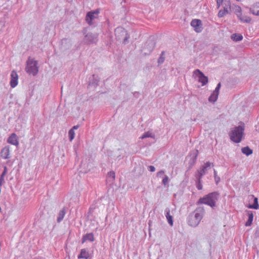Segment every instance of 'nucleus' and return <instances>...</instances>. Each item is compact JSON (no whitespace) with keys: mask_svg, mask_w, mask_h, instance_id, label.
I'll return each mask as SVG.
<instances>
[{"mask_svg":"<svg viewBox=\"0 0 259 259\" xmlns=\"http://www.w3.org/2000/svg\"><path fill=\"white\" fill-rule=\"evenodd\" d=\"M231 38L236 41H239L243 39V36L240 34L234 33L231 36Z\"/></svg>","mask_w":259,"mask_h":259,"instance_id":"24","label":"nucleus"},{"mask_svg":"<svg viewBox=\"0 0 259 259\" xmlns=\"http://www.w3.org/2000/svg\"><path fill=\"white\" fill-rule=\"evenodd\" d=\"M7 142L13 145L17 146L19 142L17 139V135L15 133H13L8 139Z\"/></svg>","mask_w":259,"mask_h":259,"instance_id":"13","label":"nucleus"},{"mask_svg":"<svg viewBox=\"0 0 259 259\" xmlns=\"http://www.w3.org/2000/svg\"><path fill=\"white\" fill-rule=\"evenodd\" d=\"M165 54V52L164 51H162L160 54V56L159 57V58H158V64H162L164 61V60H165V58L163 56Z\"/></svg>","mask_w":259,"mask_h":259,"instance_id":"28","label":"nucleus"},{"mask_svg":"<svg viewBox=\"0 0 259 259\" xmlns=\"http://www.w3.org/2000/svg\"><path fill=\"white\" fill-rule=\"evenodd\" d=\"M228 9H229V7L225 6L224 7V9L222 10L225 13V14H227L228 13Z\"/></svg>","mask_w":259,"mask_h":259,"instance_id":"44","label":"nucleus"},{"mask_svg":"<svg viewBox=\"0 0 259 259\" xmlns=\"http://www.w3.org/2000/svg\"><path fill=\"white\" fill-rule=\"evenodd\" d=\"M69 138L70 141H72L74 138L75 133L73 129H70L68 132Z\"/></svg>","mask_w":259,"mask_h":259,"instance_id":"30","label":"nucleus"},{"mask_svg":"<svg viewBox=\"0 0 259 259\" xmlns=\"http://www.w3.org/2000/svg\"><path fill=\"white\" fill-rule=\"evenodd\" d=\"M148 169L151 172H154L155 170V168L153 165H150L148 166Z\"/></svg>","mask_w":259,"mask_h":259,"instance_id":"43","label":"nucleus"},{"mask_svg":"<svg viewBox=\"0 0 259 259\" xmlns=\"http://www.w3.org/2000/svg\"><path fill=\"white\" fill-rule=\"evenodd\" d=\"M211 165L213 166V163H211L210 162H206L203 166L206 168V169H207L208 168H210Z\"/></svg>","mask_w":259,"mask_h":259,"instance_id":"36","label":"nucleus"},{"mask_svg":"<svg viewBox=\"0 0 259 259\" xmlns=\"http://www.w3.org/2000/svg\"><path fill=\"white\" fill-rule=\"evenodd\" d=\"M206 170L207 169H206V168L202 165L200 169L197 170V172L200 174H202L203 175H204L206 174Z\"/></svg>","mask_w":259,"mask_h":259,"instance_id":"32","label":"nucleus"},{"mask_svg":"<svg viewBox=\"0 0 259 259\" xmlns=\"http://www.w3.org/2000/svg\"><path fill=\"white\" fill-rule=\"evenodd\" d=\"M95 240L94 234L92 233H87L83 236L81 240L82 243H83L86 241H90L93 242Z\"/></svg>","mask_w":259,"mask_h":259,"instance_id":"17","label":"nucleus"},{"mask_svg":"<svg viewBox=\"0 0 259 259\" xmlns=\"http://www.w3.org/2000/svg\"><path fill=\"white\" fill-rule=\"evenodd\" d=\"M223 3V0H217V8L219 9Z\"/></svg>","mask_w":259,"mask_h":259,"instance_id":"41","label":"nucleus"},{"mask_svg":"<svg viewBox=\"0 0 259 259\" xmlns=\"http://www.w3.org/2000/svg\"><path fill=\"white\" fill-rule=\"evenodd\" d=\"M90 12H92L93 13V14L94 15H95L96 17L98 15V14L99 13V10H96L95 11H90Z\"/></svg>","mask_w":259,"mask_h":259,"instance_id":"47","label":"nucleus"},{"mask_svg":"<svg viewBox=\"0 0 259 259\" xmlns=\"http://www.w3.org/2000/svg\"><path fill=\"white\" fill-rule=\"evenodd\" d=\"M193 75H195L198 77V81L201 83L202 86L206 85L208 83V77L199 69H197L194 70Z\"/></svg>","mask_w":259,"mask_h":259,"instance_id":"7","label":"nucleus"},{"mask_svg":"<svg viewBox=\"0 0 259 259\" xmlns=\"http://www.w3.org/2000/svg\"><path fill=\"white\" fill-rule=\"evenodd\" d=\"M1 156L4 159H8L10 158V150L9 148L5 147L1 150Z\"/></svg>","mask_w":259,"mask_h":259,"instance_id":"19","label":"nucleus"},{"mask_svg":"<svg viewBox=\"0 0 259 259\" xmlns=\"http://www.w3.org/2000/svg\"><path fill=\"white\" fill-rule=\"evenodd\" d=\"M156 45V42L153 37H150L146 42L144 44L141 50L142 53L144 55H150Z\"/></svg>","mask_w":259,"mask_h":259,"instance_id":"4","label":"nucleus"},{"mask_svg":"<svg viewBox=\"0 0 259 259\" xmlns=\"http://www.w3.org/2000/svg\"><path fill=\"white\" fill-rule=\"evenodd\" d=\"M83 41L85 44H96L98 41V35L91 32L88 33L84 36Z\"/></svg>","mask_w":259,"mask_h":259,"instance_id":"9","label":"nucleus"},{"mask_svg":"<svg viewBox=\"0 0 259 259\" xmlns=\"http://www.w3.org/2000/svg\"><path fill=\"white\" fill-rule=\"evenodd\" d=\"M237 1H242V0H236Z\"/></svg>","mask_w":259,"mask_h":259,"instance_id":"52","label":"nucleus"},{"mask_svg":"<svg viewBox=\"0 0 259 259\" xmlns=\"http://www.w3.org/2000/svg\"><path fill=\"white\" fill-rule=\"evenodd\" d=\"M4 177H2V175H1V177H0V181H2V182H4Z\"/></svg>","mask_w":259,"mask_h":259,"instance_id":"49","label":"nucleus"},{"mask_svg":"<svg viewBox=\"0 0 259 259\" xmlns=\"http://www.w3.org/2000/svg\"><path fill=\"white\" fill-rule=\"evenodd\" d=\"M226 14H225V12H223L222 10H221L219 11L218 16L219 18H222L224 17Z\"/></svg>","mask_w":259,"mask_h":259,"instance_id":"40","label":"nucleus"},{"mask_svg":"<svg viewBox=\"0 0 259 259\" xmlns=\"http://www.w3.org/2000/svg\"><path fill=\"white\" fill-rule=\"evenodd\" d=\"M115 35L116 36V39L118 40H120L121 39V36H124L123 38V42L125 44L126 41L129 38V36L127 33L126 31L122 27H117L115 30Z\"/></svg>","mask_w":259,"mask_h":259,"instance_id":"6","label":"nucleus"},{"mask_svg":"<svg viewBox=\"0 0 259 259\" xmlns=\"http://www.w3.org/2000/svg\"><path fill=\"white\" fill-rule=\"evenodd\" d=\"M96 18L97 17L93 14V13L89 12L86 15L85 20L89 25H93L92 21Z\"/></svg>","mask_w":259,"mask_h":259,"instance_id":"16","label":"nucleus"},{"mask_svg":"<svg viewBox=\"0 0 259 259\" xmlns=\"http://www.w3.org/2000/svg\"><path fill=\"white\" fill-rule=\"evenodd\" d=\"M108 176L109 178H111L112 179V180H114L115 177V172L113 171H110L108 173Z\"/></svg>","mask_w":259,"mask_h":259,"instance_id":"37","label":"nucleus"},{"mask_svg":"<svg viewBox=\"0 0 259 259\" xmlns=\"http://www.w3.org/2000/svg\"><path fill=\"white\" fill-rule=\"evenodd\" d=\"M234 13L236 15L238 18L242 22L245 23H250L251 21L249 17H245V19H243L242 15V10L240 6H235L233 8Z\"/></svg>","mask_w":259,"mask_h":259,"instance_id":"8","label":"nucleus"},{"mask_svg":"<svg viewBox=\"0 0 259 259\" xmlns=\"http://www.w3.org/2000/svg\"><path fill=\"white\" fill-rule=\"evenodd\" d=\"M221 87V83L220 82H219V83L217 84V87H216V88H215V90H214V91H213V93H214L217 94H218V95H219V91H220V90Z\"/></svg>","mask_w":259,"mask_h":259,"instance_id":"35","label":"nucleus"},{"mask_svg":"<svg viewBox=\"0 0 259 259\" xmlns=\"http://www.w3.org/2000/svg\"><path fill=\"white\" fill-rule=\"evenodd\" d=\"M204 212V207H197L193 212L189 214L187 219L188 225L192 227H197L202 219Z\"/></svg>","mask_w":259,"mask_h":259,"instance_id":"1","label":"nucleus"},{"mask_svg":"<svg viewBox=\"0 0 259 259\" xmlns=\"http://www.w3.org/2000/svg\"><path fill=\"white\" fill-rule=\"evenodd\" d=\"M204 175H203L202 174H200L199 172H197L195 174V177H196V181H202V178Z\"/></svg>","mask_w":259,"mask_h":259,"instance_id":"31","label":"nucleus"},{"mask_svg":"<svg viewBox=\"0 0 259 259\" xmlns=\"http://www.w3.org/2000/svg\"><path fill=\"white\" fill-rule=\"evenodd\" d=\"M37 62L33 59H28L27 61V66L26 67V71L29 74L33 76L36 75L38 72V68L37 66Z\"/></svg>","mask_w":259,"mask_h":259,"instance_id":"5","label":"nucleus"},{"mask_svg":"<svg viewBox=\"0 0 259 259\" xmlns=\"http://www.w3.org/2000/svg\"><path fill=\"white\" fill-rule=\"evenodd\" d=\"M219 95L213 93V92L211 93L210 96L208 98V101L210 102L214 103L215 102L218 98Z\"/></svg>","mask_w":259,"mask_h":259,"instance_id":"25","label":"nucleus"},{"mask_svg":"<svg viewBox=\"0 0 259 259\" xmlns=\"http://www.w3.org/2000/svg\"><path fill=\"white\" fill-rule=\"evenodd\" d=\"M18 76L17 72L13 70L11 74L10 85L12 88H15L18 84Z\"/></svg>","mask_w":259,"mask_h":259,"instance_id":"11","label":"nucleus"},{"mask_svg":"<svg viewBox=\"0 0 259 259\" xmlns=\"http://www.w3.org/2000/svg\"><path fill=\"white\" fill-rule=\"evenodd\" d=\"M95 208H96V205H92L89 208L88 213L90 214H92L94 212V210Z\"/></svg>","mask_w":259,"mask_h":259,"instance_id":"38","label":"nucleus"},{"mask_svg":"<svg viewBox=\"0 0 259 259\" xmlns=\"http://www.w3.org/2000/svg\"><path fill=\"white\" fill-rule=\"evenodd\" d=\"M198 151L197 150H195L193 152V153H192L193 160H192V163H191L190 167H191L193 164H194L195 163L197 156H198Z\"/></svg>","mask_w":259,"mask_h":259,"instance_id":"26","label":"nucleus"},{"mask_svg":"<svg viewBox=\"0 0 259 259\" xmlns=\"http://www.w3.org/2000/svg\"><path fill=\"white\" fill-rule=\"evenodd\" d=\"M191 25L194 28L196 32H200L203 29L201 21L199 19L192 20L191 22Z\"/></svg>","mask_w":259,"mask_h":259,"instance_id":"10","label":"nucleus"},{"mask_svg":"<svg viewBox=\"0 0 259 259\" xmlns=\"http://www.w3.org/2000/svg\"><path fill=\"white\" fill-rule=\"evenodd\" d=\"M100 79L98 75L93 74L92 77L90 80L89 85L96 87L98 85Z\"/></svg>","mask_w":259,"mask_h":259,"instance_id":"15","label":"nucleus"},{"mask_svg":"<svg viewBox=\"0 0 259 259\" xmlns=\"http://www.w3.org/2000/svg\"><path fill=\"white\" fill-rule=\"evenodd\" d=\"M169 182V178L167 176L165 175L162 180V184L164 186H166Z\"/></svg>","mask_w":259,"mask_h":259,"instance_id":"34","label":"nucleus"},{"mask_svg":"<svg viewBox=\"0 0 259 259\" xmlns=\"http://www.w3.org/2000/svg\"><path fill=\"white\" fill-rule=\"evenodd\" d=\"M241 151L243 154H245L246 156H249L251 155L253 152L252 150H251L248 146L242 148L241 149Z\"/></svg>","mask_w":259,"mask_h":259,"instance_id":"23","label":"nucleus"},{"mask_svg":"<svg viewBox=\"0 0 259 259\" xmlns=\"http://www.w3.org/2000/svg\"><path fill=\"white\" fill-rule=\"evenodd\" d=\"M165 213L168 224L172 226L173 225V220L172 217L170 214V209L166 208L165 210Z\"/></svg>","mask_w":259,"mask_h":259,"instance_id":"20","label":"nucleus"},{"mask_svg":"<svg viewBox=\"0 0 259 259\" xmlns=\"http://www.w3.org/2000/svg\"><path fill=\"white\" fill-rule=\"evenodd\" d=\"M146 138H154L155 136L153 135L150 132H147L145 133L141 137V139H143Z\"/></svg>","mask_w":259,"mask_h":259,"instance_id":"27","label":"nucleus"},{"mask_svg":"<svg viewBox=\"0 0 259 259\" xmlns=\"http://www.w3.org/2000/svg\"><path fill=\"white\" fill-rule=\"evenodd\" d=\"M4 183V182L0 181V186L2 185V184Z\"/></svg>","mask_w":259,"mask_h":259,"instance_id":"50","label":"nucleus"},{"mask_svg":"<svg viewBox=\"0 0 259 259\" xmlns=\"http://www.w3.org/2000/svg\"><path fill=\"white\" fill-rule=\"evenodd\" d=\"M90 256L89 251L85 248L82 249L80 250V254L78 255V258L88 259Z\"/></svg>","mask_w":259,"mask_h":259,"instance_id":"18","label":"nucleus"},{"mask_svg":"<svg viewBox=\"0 0 259 259\" xmlns=\"http://www.w3.org/2000/svg\"><path fill=\"white\" fill-rule=\"evenodd\" d=\"M66 211L65 207L62 208V209L60 211L57 220L58 223H60L62 221L66 214Z\"/></svg>","mask_w":259,"mask_h":259,"instance_id":"22","label":"nucleus"},{"mask_svg":"<svg viewBox=\"0 0 259 259\" xmlns=\"http://www.w3.org/2000/svg\"><path fill=\"white\" fill-rule=\"evenodd\" d=\"M78 127H79V125H76L73 126L71 129H73V131H74V130H77Z\"/></svg>","mask_w":259,"mask_h":259,"instance_id":"48","label":"nucleus"},{"mask_svg":"<svg viewBox=\"0 0 259 259\" xmlns=\"http://www.w3.org/2000/svg\"><path fill=\"white\" fill-rule=\"evenodd\" d=\"M248 212V220L245 223L246 226H250L252 223L253 219V214L252 211H247Z\"/></svg>","mask_w":259,"mask_h":259,"instance_id":"21","label":"nucleus"},{"mask_svg":"<svg viewBox=\"0 0 259 259\" xmlns=\"http://www.w3.org/2000/svg\"><path fill=\"white\" fill-rule=\"evenodd\" d=\"M220 193L217 191L209 193L203 197H201L197 201L196 204H204L213 208L216 205V202L218 200Z\"/></svg>","mask_w":259,"mask_h":259,"instance_id":"2","label":"nucleus"},{"mask_svg":"<svg viewBox=\"0 0 259 259\" xmlns=\"http://www.w3.org/2000/svg\"><path fill=\"white\" fill-rule=\"evenodd\" d=\"M245 17H246V16H242V18H243V19H245Z\"/></svg>","mask_w":259,"mask_h":259,"instance_id":"51","label":"nucleus"},{"mask_svg":"<svg viewBox=\"0 0 259 259\" xmlns=\"http://www.w3.org/2000/svg\"><path fill=\"white\" fill-rule=\"evenodd\" d=\"M196 187L198 190H201L202 189L203 186L202 184V181H196Z\"/></svg>","mask_w":259,"mask_h":259,"instance_id":"33","label":"nucleus"},{"mask_svg":"<svg viewBox=\"0 0 259 259\" xmlns=\"http://www.w3.org/2000/svg\"><path fill=\"white\" fill-rule=\"evenodd\" d=\"M90 12H92L93 13V14L94 15H95L96 17L98 15V14L99 13V10H96L95 11H90Z\"/></svg>","mask_w":259,"mask_h":259,"instance_id":"46","label":"nucleus"},{"mask_svg":"<svg viewBox=\"0 0 259 259\" xmlns=\"http://www.w3.org/2000/svg\"><path fill=\"white\" fill-rule=\"evenodd\" d=\"M249 197L251 199H253V202L252 204H249L247 206L249 208L257 209L259 208V205L258 203V198L255 197L253 195H250Z\"/></svg>","mask_w":259,"mask_h":259,"instance_id":"14","label":"nucleus"},{"mask_svg":"<svg viewBox=\"0 0 259 259\" xmlns=\"http://www.w3.org/2000/svg\"><path fill=\"white\" fill-rule=\"evenodd\" d=\"M244 128L243 126L239 125L236 126L229 134L230 139L236 143H240L242 140Z\"/></svg>","mask_w":259,"mask_h":259,"instance_id":"3","label":"nucleus"},{"mask_svg":"<svg viewBox=\"0 0 259 259\" xmlns=\"http://www.w3.org/2000/svg\"><path fill=\"white\" fill-rule=\"evenodd\" d=\"M224 5L227 6L229 7V9H231V3L230 0H223Z\"/></svg>","mask_w":259,"mask_h":259,"instance_id":"39","label":"nucleus"},{"mask_svg":"<svg viewBox=\"0 0 259 259\" xmlns=\"http://www.w3.org/2000/svg\"><path fill=\"white\" fill-rule=\"evenodd\" d=\"M164 173V171L161 170L157 173V177H161V176Z\"/></svg>","mask_w":259,"mask_h":259,"instance_id":"45","label":"nucleus"},{"mask_svg":"<svg viewBox=\"0 0 259 259\" xmlns=\"http://www.w3.org/2000/svg\"><path fill=\"white\" fill-rule=\"evenodd\" d=\"M249 9L250 12L253 15L259 16V2L253 4L250 8L246 7Z\"/></svg>","mask_w":259,"mask_h":259,"instance_id":"12","label":"nucleus"},{"mask_svg":"<svg viewBox=\"0 0 259 259\" xmlns=\"http://www.w3.org/2000/svg\"><path fill=\"white\" fill-rule=\"evenodd\" d=\"M7 171H8V169H7V166H4L3 171L1 174V175H2V177H5L6 176V175L7 173Z\"/></svg>","mask_w":259,"mask_h":259,"instance_id":"42","label":"nucleus"},{"mask_svg":"<svg viewBox=\"0 0 259 259\" xmlns=\"http://www.w3.org/2000/svg\"><path fill=\"white\" fill-rule=\"evenodd\" d=\"M213 174H214V179L215 182V184L218 185L219 183L220 182L221 179L217 175V172L215 170V169H213Z\"/></svg>","mask_w":259,"mask_h":259,"instance_id":"29","label":"nucleus"}]
</instances>
